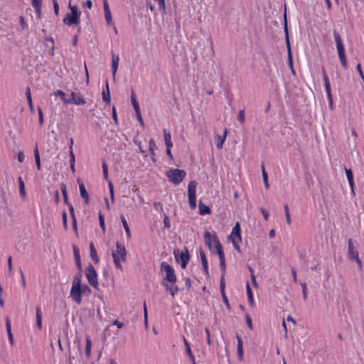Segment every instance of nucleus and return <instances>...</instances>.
<instances>
[{
    "instance_id": "nucleus-1",
    "label": "nucleus",
    "mask_w": 364,
    "mask_h": 364,
    "mask_svg": "<svg viewBox=\"0 0 364 364\" xmlns=\"http://www.w3.org/2000/svg\"><path fill=\"white\" fill-rule=\"evenodd\" d=\"M127 252L125 246L120 242H116V249L112 250V257L115 267L121 271L123 270L122 263L125 262L127 260Z\"/></svg>"
},
{
    "instance_id": "nucleus-2",
    "label": "nucleus",
    "mask_w": 364,
    "mask_h": 364,
    "mask_svg": "<svg viewBox=\"0 0 364 364\" xmlns=\"http://www.w3.org/2000/svg\"><path fill=\"white\" fill-rule=\"evenodd\" d=\"M204 240L210 252H213L215 250V252H218L223 250L215 232H205L204 233Z\"/></svg>"
},
{
    "instance_id": "nucleus-3",
    "label": "nucleus",
    "mask_w": 364,
    "mask_h": 364,
    "mask_svg": "<svg viewBox=\"0 0 364 364\" xmlns=\"http://www.w3.org/2000/svg\"><path fill=\"white\" fill-rule=\"evenodd\" d=\"M333 37L334 40L336 44V48L338 51V55L339 60L341 61V63L342 66L345 68H348V63H347V58L345 54V48L342 42L341 37L340 34L336 31H333Z\"/></svg>"
},
{
    "instance_id": "nucleus-4",
    "label": "nucleus",
    "mask_w": 364,
    "mask_h": 364,
    "mask_svg": "<svg viewBox=\"0 0 364 364\" xmlns=\"http://www.w3.org/2000/svg\"><path fill=\"white\" fill-rule=\"evenodd\" d=\"M161 271L164 274L162 284L164 283L175 284L176 282V275L173 268L166 262L161 264Z\"/></svg>"
},
{
    "instance_id": "nucleus-5",
    "label": "nucleus",
    "mask_w": 364,
    "mask_h": 364,
    "mask_svg": "<svg viewBox=\"0 0 364 364\" xmlns=\"http://www.w3.org/2000/svg\"><path fill=\"white\" fill-rule=\"evenodd\" d=\"M69 9H70L71 14H68L66 15V16L63 19V23L68 26L79 24L81 13L78 11L77 7L76 6H72L70 2Z\"/></svg>"
},
{
    "instance_id": "nucleus-6",
    "label": "nucleus",
    "mask_w": 364,
    "mask_h": 364,
    "mask_svg": "<svg viewBox=\"0 0 364 364\" xmlns=\"http://www.w3.org/2000/svg\"><path fill=\"white\" fill-rule=\"evenodd\" d=\"M168 179L175 185L179 184L185 178L186 173L181 169H170L166 173Z\"/></svg>"
},
{
    "instance_id": "nucleus-7",
    "label": "nucleus",
    "mask_w": 364,
    "mask_h": 364,
    "mask_svg": "<svg viewBox=\"0 0 364 364\" xmlns=\"http://www.w3.org/2000/svg\"><path fill=\"white\" fill-rule=\"evenodd\" d=\"M81 294L82 288L80 285V280L78 278H75L73 280L70 289V296L72 299L78 304H80L82 301Z\"/></svg>"
},
{
    "instance_id": "nucleus-8",
    "label": "nucleus",
    "mask_w": 364,
    "mask_h": 364,
    "mask_svg": "<svg viewBox=\"0 0 364 364\" xmlns=\"http://www.w3.org/2000/svg\"><path fill=\"white\" fill-rule=\"evenodd\" d=\"M197 182L196 181H191L188 185V202L191 209L196 208V186Z\"/></svg>"
},
{
    "instance_id": "nucleus-9",
    "label": "nucleus",
    "mask_w": 364,
    "mask_h": 364,
    "mask_svg": "<svg viewBox=\"0 0 364 364\" xmlns=\"http://www.w3.org/2000/svg\"><path fill=\"white\" fill-rule=\"evenodd\" d=\"M85 276L89 284L95 289H98L97 274L92 264H90L85 269Z\"/></svg>"
},
{
    "instance_id": "nucleus-10",
    "label": "nucleus",
    "mask_w": 364,
    "mask_h": 364,
    "mask_svg": "<svg viewBox=\"0 0 364 364\" xmlns=\"http://www.w3.org/2000/svg\"><path fill=\"white\" fill-rule=\"evenodd\" d=\"M173 255L177 262H181V266L183 269L186 267V265L189 260V254L186 248L184 251H180L179 250H174Z\"/></svg>"
},
{
    "instance_id": "nucleus-11",
    "label": "nucleus",
    "mask_w": 364,
    "mask_h": 364,
    "mask_svg": "<svg viewBox=\"0 0 364 364\" xmlns=\"http://www.w3.org/2000/svg\"><path fill=\"white\" fill-rule=\"evenodd\" d=\"M358 257V252L355 247L354 242L352 239L348 241V257L349 259L353 260Z\"/></svg>"
},
{
    "instance_id": "nucleus-12",
    "label": "nucleus",
    "mask_w": 364,
    "mask_h": 364,
    "mask_svg": "<svg viewBox=\"0 0 364 364\" xmlns=\"http://www.w3.org/2000/svg\"><path fill=\"white\" fill-rule=\"evenodd\" d=\"M284 29H285V33H286V41H287V48H288V63H289V67L294 72L292 54H291V47H290V43H289V34H288L287 25H285Z\"/></svg>"
},
{
    "instance_id": "nucleus-13",
    "label": "nucleus",
    "mask_w": 364,
    "mask_h": 364,
    "mask_svg": "<svg viewBox=\"0 0 364 364\" xmlns=\"http://www.w3.org/2000/svg\"><path fill=\"white\" fill-rule=\"evenodd\" d=\"M71 99H69L71 100V103L75 104L77 105H82L85 103V99L82 95H80V93L73 92L71 93Z\"/></svg>"
},
{
    "instance_id": "nucleus-14",
    "label": "nucleus",
    "mask_w": 364,
    "mask_h": 364,
    "mask_svg": "<svg viewBox=\"0 0 364 364\" xmlns=\"http://www.w3.org/2000/svg\"><path fill=\"white\" fill-rule=\"evenodd\" d=\"M227 134H228V130H227V129H225L223 135L218 134L215 136V144H216V146L218 149H220L223 148V144L226 139Z\"/></svg>"
},
{
    "instance_id": "nucleus-15",
    "label": "nucleus",
    "mask_w": 364,
    "mask_h": 364,
    "mask_svg": "<svg viewBox=\"0 0 364 364\" xmlns=\"http://www.w3.org/2000/svg\"><path fill=\"white\" fill-rule=\"evenodd\" d=\"M163 286L165 287L166 290L172 295V296H174L179 291V288L175 284L164 283Z\"/></svg>"
},
{
    "instance_id": "nucleus-16",
    "label": "nucleus",
    "mask_w": 364,
    "mask_h": 364,
    "mask_svg": "<svg viewBox=\"0 0 364 364\" xmlns=\"http://www.w3.org/2000/svg\"><path fill=\"white\" fill-rule=\"evenodd\" d=\"M119 61V55L112 54V70L113 77L115 78L116 73L117 71L118 64Z\"/></svg>"
},
{
    "instance_id": "nucleus-17",
    "label": "nucleus",
    "mask_w": 364,
    "mask_h": 364,
    "mask_svg": "<svg viewBox=\"0 0 364 364\" xmlns=\"http://www.w3.org/2000/svg\"><path fill=\"white\" fill-rule=\"evenodd\" d=\"M79 189H80V196L84 199L85 203L88 204L89 203V195L86 191L85 186L83 184V183H79Z\"/></svg>"
},
{
    "instance_id": "nucleus-18",
    "label": "nucleus",
    "mask_w": 364,
    "mask_h": 364,
    "mask_svg": "<svg viewBox=\"0 0 364 364\" xmlns=\"http://www.w3.org/2000/svg\"><path fill=\"white\" fill-rule=\"evenodd\" d=\"M31 4L38 18L41 16L42 0H31Z\"/></svg>"
},
{
    "instance_id": "nucleus-19",
    "label": "nucleus",
    "mask_w": 364,
    "mask_h": 364,
    "mask_svg": "<svg viewBox=\"0 0 364 364\" xmlns=\"http://www.w3.org/2000/svg\"><path fill=\"white\" fill-rule=\"evenodd\" d=\"M218 255L219 259H220V267L222 270V275L225 274V254L222 250H220L219 252H216Z\"/></svg>"
},
{
    "instance_id": "nucleus-20",
    "label": "nucleus",
    "mask_w": 364,
    "mask_h": 364,
    "mask_svg": "<svg viewBox=\"0 0 364 364\" xmlns=\"http://www.w3.org/2000/svg\"><path fill=\"white\" fill-rule=\"evenodd\" d=\"M237 350L238 358H239L240 360H243L242 341V338L239 336H237Z\"/></svg>"
},
{
    "instance_id": "nucleus-21",
    "label": "nucleus",
    "mask_w": 364,
    "mask_h": 364,
    "mask_svg": "<svg viewBox=\"0 0 364 364\" xmlns=\"http://www.w3.org/2000/svg\"><path fill=\"white\" fill-rule=\"evenodd\" d=\"M164 137L165 144L166 148H171L173 146V144L171 141V133L167 132L166 129L164 130Z\"/></svg>"
},
{
    "instance_id": "nucleus-22",
    "label": "nucleus",
    "mask_w": 364,
    "mask_h": 364,
    "mask_svg": "<svg viewBox=\"0 0 364 364\" xmlns=\"http://www.w3.org/2000/svg\"><path fill=\"white\" fill-rule=\"evenodd\" d=\"M102 100L107 104L110 103L111 101L109 85L107 81H106V90L102 92Z\"/></svg>"
},
{
    "instance_id": "nucleus-23",
    "label": "nucleus",
    "mask_w": 364,
    "mask_h": 364,
    "mask_svg": "<svg viewBox=\"0 0 364 364\" xmlns=\"http://www.w3.org/2000/svg\"><path fill=\"white\" fill-rule=\"evenodd\" d=\"M120 219H121L122 223L123 225V227L124 228V230L126 232L127 237L129 240L131 238V231H130L129 227L128 225V223L127 222V220L125 219L124 216L122 215L120 216Z\"/></svg>"
},
{
    "instance_id": "nucleus-24",
    "label": "nucleus",
    "mask_w": 364,
    "mask_h": 364,
    "mask_svg": "<svg viewBox=\"0 0 364 364\" xmlns=\"http://www.w3.org/2000/svg\"><path fill=\"white\" fill-rule=\"evenodd\" d=\"M6 331L8 333V338H9V343L11 345H14V340L13 334L11 333V323L8 318L6 319Z\"/></svg>"
},
{
    "instance_id": "nucleus-25",
    "label": "nucleus",
    "mask_w": 364,
    "mask_h": 364,
    "mask_svg": "<svg viewBox=\"0 0 364 364\" xmlns=\"http://www.w3.org/2000/svg\"><path fill=\"white\" fill-rule=\"evenodd\" d=\"M73 252H74V256H75L76 265H77L78 269L81 270L82 265H81V262H80V253H79V250L76 247V246H73Z\"/></svg>"
},
{
    "instance_id": "nucleus-26",
    "label": "nucleus",
    "mask_w": 364,
    "mask_h": 364,
    "mask_svg": "<svg viewBox=\"0 0 364 364\" xmlns=\"http://www.w3.org/2000/svg\"><path fill=\"white\" fill-rule=\"evenodd\" d=\"M90 257L91 259L95 262L97 263L99 262V259L97 255L96 250L95 248L94 244L92 242H90Z\"/></svg>"
},
{
    "instance_id": "nucleus-27",
    "label": "nucleus",
    "mask_w": 364,
    "mask_h": 364,
    "mask_svg": "<svg viewBox=\"0 0 364 364\" xmlns=\"http://www.w3.org/2000/svg\"><path fill=\"white\" fill-rule=\"evenodd\" d=\"M199 213L200 215H205V214H210L211 213V210L210 208L203 203L202 202L199 203Z\"/></svg>"
},
{
    "instance_id": "nucleus-28",
    "label": "nucleus",
    "mask_w": 364,
    "mask_h": 364,
    "mask_svg": "<svg viewBox=\"0 0 364 364\" xmlns=\"http://www.w3.org/2000/svg\"><path fill=\"white\" fill-rule=\"evenodd\" d=\"M36 325L39 330L42 328V314L40 307L36 308Z\"/></svg>"
},
{
    "instance_id": "nucleus-29",
    "label": "nucleus",
    "mask_w": 364,
    "mask_h": 364,
    "mask_svg": "<svg viewBox=\"0 0 364 364\" xmlns=\"http://www.w3.org/2000/svg\"><path fill=\"white\" fill-rule=\"evenodd\" d=\"M232 235H236L237 236V241L242 240L241 235H240V226L239 222H237L235 225L233 227L232 232Z\"/></svg>"
},
{
    "instance_id": "nucleus-30",
    "label": "nucleus",
    "mask_w": 364,
    "mask_h": 364,
    "mask_svg": "<svg viewBox=\"0 0 364 364\" xmlns=\"http://www.w3.org/2000/svg\"><path fill=\"white\" fill-rule=\"evenodd\" d=\"M26 99L28 100V104L29 105V108H30L31 112H33L34 111V107H33V105L31 94V90H30L29 87L26 88Z\"/></svg>"
},
{
    "instance_id": "nucleus-31",
    "label": "nucleus",
    "mask_w": 364,
    "mask_h": 364,
    "mask_svg": "<svg viewBox=\"0 0 364 364\" xmlns=\"http://www.w3.org/2000/svg\"><path fill=\"white\" fill-rule=\"evenodd\" d=\"M246 289H247V297H248L250 304L251 306H253L255 304L254 298H253V293L252 291L250 284L248 282H247V284H246Z\"/></svg>"
},
{
    "instance_id": "nucleus-32",
    "label": "nucleus",
    "mask_w": 364,
    "mask_h": 364,
    "mask_svg": "<svg viewBox=\"0 0 364 364\" xmlns=\"http://www.w3.org/2000/svg\"><path fill=\"white\" fill-rule=\"evenodd\" d=\"M53 95L55 96H57V97H60L62 100L63 101L64 103L65 104H70L71 103V100H68V99H66L65 98V94L61 91V90H57L56 92H54L53 93Z\"/></svg>"
},
{
    "instance_id": "nucleus-33",
    "label": "nucleus",
    "mask_w": 364,
    "mask_h": 364,
    "mask_svg": "<svg viewBox=\"0 0 364 364\" xmlns=\"http://www.w3.org/2000/svg\"><path fill=\"white\" fill-rule=\"evenodd\" d=\"M18 182L19 185V193L22 197L26 196L25 184L21 177H18Z\"/></svg>"
},
{
    "instance_id": "nucleus-34",
    "label": "nucleus",
    "mask_w": 364,
    "mask_h": 364,
    "mask_svg": "<svg viewBox=\"0 0 364 364\" xmlns=\"http://www.w3.org/2000/svg\"><path fill=\"white\" fill-rule=\"evenodd\" d=\"M230 239L231 240L233 245H234V247L237 250H240V243L241 242L242 240H238L237 241V236H236V235H232L230 234V236H229Z\"/></svg>"
},
{
    "instance_id": "nucleus-35",
    "label": "nucleus",
    "mask_w": 364,
    "mask_h": 364,
    "mask_svg": "<svg viewBox=\"0 0 364 364\" xmlns=\"http://www.w3.org/2000/svg\"><path fill=\"white\" fill-rule=\"evenodd\" d=\"M34 158H35L36 167H37L38 170H40L41 169V159H40V154H39V151H38L37 146L36 147V149L34 150Z\"/></svg>"
},
{
    "instance_id": "nucleus-36",
    "label": "nucleus",
    "mask_w": 364,
    "mask_h": 364,
    "mask_svg": "<svg viewBox=\"0 0 364 364\" xmlns=\"http://www.w3.org/2000/svg\"><path fill=\"white\" fill-rule=\"evenodd\" d=\"M92 341L89 337L86 338L85 354L87 358L91 355Z\"/></svg>"
},
{
    "instance_id": "nucleus-37",
    "label": "nucleus",
    "mask_w": 364,
    "mask_h": 364,
    "mask_svg": "<svg viewBox=\"0 0 364 364\" xmlns=\"http://www.w3.org/2000/svg\"><path fill=\"white\" fill-rule=\"evenodd\" d=\"M323 80L326 93L331 92L328 77L326 73H323Z\"/></svg>"
},
{
    "instance_id": "nucleus-38",
    "label": "nucleus",
    "mask_w": 364,
    "mask_h": 364,
    "mask_svg": "<svg viewBox=\"0 0 364 364\" xmlns=\"http://www.w3.org/2000/svg\"><path fill=\"white\" fill-rule=\"evenodd\" d=\"M262 178H263L264 183L265 184L266 188H269L268 175L265 171V168H264V165H262Z\"/></svg>"
},
{
    "instance_id": "nucleus-39",
    "label": "nucleus",
    "mask_w": 364,
    "mask_h": 364,
    "mask_svg": "<svg viewBox=\"0 0 364 364\" xmlns=\"http://www.w3.org/2000/svg\"><path fill=\"white\" fill-rule=\"evenodd\" d=\"M131 101H132V104L134 107V111H138V109H140L139 103L137 102V101L136 100V97H135L134 92H132Z\"/></svg>"
},
{
    "instance_id": "nucleus-40",
    "label": "nucleus",
    "mask_w": 364,
    "mask_h": 364,
    "mask_svg": "<svg viewBox=\"0 0 364 364\" xmlns=\"http://www.w3.org/2000/svg\"><path fill=\"white\" fill-rule=\"evenodd\" d=\"M225 275H222L220 277V289L222 295H224V294H225Z\"/></svg>"
},
{
    "instance_id": "nucleus-41",
    "label": "nucleus",
    "mask_w": 364,
    "mask_h": 364,
    "mask_svg": "<svg viewBox=\"0 0 364 364\" xmlns=\"http://www.w3.org/2000/svg\"><path fill=\"white\" fill-rule=\"evenodd\" d=\"M248 269H249V270H250V273H251V280H252V284H253V286H254V287H258V285H257V283L256 277H255V274H254L253 269H252V267H248Z\"/></svg>"
},
{
    "instance_id": "nucleus-42",
    "label": "nucleus",
    "mask_w": 364,
    "mask_h": 364,
    "mask_svg": "<svg viewBox=\"0 0 364 364\" xmlns=\"http://www.w3.org/2000/svg\"><path fill=\"white\" fill-rule=\"evenodd\" d=\"M183 341L185 345L186 352L188 355L193 353L191 349L190 344L185 337H183Z\"/></svg>"
},
{
    "instance_id": "nucleus-43",
    "label": "nucleus",
    "mask_w": 364,
    "mask_h": 364,
    "mask_svg": "<svg viewBox=\"0 0 364 364\" xmlns=\"http://www.w3.org/2000/svg\"><path fill=\"white\" fill-rule=\"evenodd\" d=\"M105 21H106V22H107V23L108 25L112 24V19L111 11L105 12Z\"/></svg>"
},
{
    "instance_id": "nucleus-44",
    "label": "nucleus",
    "mask_w": 364,
    "mask_h": 364,
    "mask_svg": "<svg viewBox=\"0 0 364 364\" xmlns=\"http://www.w3.org/2000/svg\"><path fill=\"white\" fill-rule=\"evenodd\" d=\"M61 191H62V193H63L64 202L68 205V203H68V196H67V193H66L65 185H62L61 186Z\"/></svg>"
},
{
    "instance_id": "nucleus-45",
    "label": "nucleus",
    "mask_w": 364,
    "mask_h": 364,
    "mask_svg": "<svg viewBox=\"0 0 364 364\" xmlns=\"http://www.w3.org/2000/svg\"><path fill=\"white\" fill-rule=\"evenodd\" d=\"M302 287V294L304 299L307 298V287L305 282H301Z\"/></svg>"
},
{
    "instance_id": "nucleus-46",
    "label": "nucleus",
    "mask_w": 364,
    "mask_h": 364,
    "mask_svg": "<svg viewBox=\"0 0 364 364\" xmlns=\"http://www.w3.org/2000/svg\"><path fill=\"white\" fill-rule=\"evenodd\" d=\"M245 119V110L242 109L239 111L238 114V120L240 122L243 123Z\"/></svg>"
},
{
    "instance_id": "nucleus-47",
    "label": "nucleus",
    "mask_w": 364,
    "mask_h": 364,
    "mask_svg": "<svg viewBox=\"0 0 364 364\" xmlns=\"http://www.w3.org/2000/svg\"><path fill=\"white\" fill-rule=\"evenodd\" d=\"M345 171H346V177L348 178V181L353 180V172H352L351 169L346 168Z\"/></svg>"
},
{
    "instance_id": "nucleus-48",
    "label": "nucleus",
    "mask_w": 364,
    "mask_h": 364,
    "mask_svg": "<svg viewBox=\"0 0 364 364\" xmlns=\"http://www.w3.org/2000/svg\"><path fill=\"white\" fill-rule=\"evenodd\" d=\"M38 122L41 125L43 124V111L41 107L38 108Z\"/></svg>"
},
{
    "instance_id": "nucleus-49",
    "label": "nucleus",
    "mask_w": 364,
    "mask_h": 364,
    "mask_svg": "<svg viewBox=\"0 0 364 364\" xmlns=\"http://www.w3.org/2000/svg\"><path fill=\"white\" fill-rule=\"evenodd\" d=\"M99 220H100V225L101 228L102 229L103 232H105V221H104V218L101 213H100V215H99Z\"/></svg>"
},
{
    "instance_id": "nucleus-50",
    "label": "nucleus",
    "mask_w": 364,
    "mask_h": 364,
    "mask_svg": "<svg viewBox=\"0 0 364 364\" xmlns=\"http://www.w3.org/2000/svg\"><path fill=\"white\" fill-rule=\"evenodd\" d=\"M103 176L105 179L108 177V168L105 163L102 164Z\"/></svg>"
},
{
    "instance_id": "nucleus-51",
    "label": "nucleus",
    "mask_w": 364,
    "mask_h": 364,
    "mask_svg": "<svg viewBox=\"0 0 364 364\" xmlns=\"http://www.w3.org/2000/svg\"><path fill=\"white\" fill-rule=\"evenodd\" d=\"M205 332L206 334V341L208 345H211V340H210V332L208 328H205Z\"/></svg>"
},
{
    "instance_id": "nucleus-52",
    "label": "nucleus",
    "mask_w": 364,
    "mask_h": 364,
    "mask_svg": "<svg viewBox=\"0 0 364 364\" xmlns=\"http://www.w3.org/2000/svg\"><path fill=\"white\" fill-rule=\"evenodd\" d=\"M19 22L22 29L24 30L27 28V23L23 16H20Z\"/></svg>"
},
{
    "instance_id": "nucleus-53",
    "label": "nucleus",
    "mask_w": 364,
    "mask_h": 364,
    "mask_svg": "<svg viewBox=\"0 0 364 364\" xmlns=\"http://www.w3.org/2000/svg\"><path fill=\"white\" fill-rule=\"evenodd\" d=\"M199 255L202 262H204V261H208L206 259L205 254L204 251L202 250V248L199 249Z\"/></svg>"
},
{
    "instance_id": "nucleus-54",
    "label": "nucleus",
    "mask_w": 364,
    "mask_h": 364,
    "mask_svg": "<svg viewBox=\"0 0 364 364\" xmlns=\"http://www.w3.org/2000/svg\"><path fill=\"white\" fill-rule=\"evenodd\" d=\"M53 3L54 13H55V15H58V12H59V5H58V3L57 2L56 0H53Z\"/></svg>"
},
{
    "instance_id": "nucleus-55",
    "label": "nucleus",
    "mask_w": 364,
    "mask_h": 364,
    "mask_svg": "<svg viewBox=\"0 0 364 364\" xmlns=\"http://www.w3.org/2000/svg\"><path fill=\"white\" fill-rule=\"evenodd\" d=\"M356 70L358 72L360 77L362 78V80H363V81L364 82V74H363V70L361 69V66H360V63L357 65Z\"/></svg>"
},
{
    "instance_id": "nucleus-56",
    "label": "nucleus",
    "mask_w": 364,
    "mask_h": 364,
    "mask_svg": "<svg viewBox=\"0 0 364 364\" xmlns=\"http://www.w3.org/2000/svg\"><path fill=\"white\" fill-rule=\"evenodd\" d=\"M149 150H150V151L151 153H154V150L156 148V144H155L154 141L153 139H151L149 141Z\"/></svg>"
},
{
    "instance_id": "nucleus-57",
    "label": "nucleus",
    "mask_w": 364,
    "mask_h": 364,
    "mask_svg": "<svg viewBox=\"0 0 364 364\" xmlns=\"http://www.w3.org/2000/svg\"><path fill=\"white\" fill-rule=\"evenodd\" d=\"M245 318H246V321H247V324L248 327L250 329H252V319H251L250 316L249 315H246Z\"/></svg>"
},
{
    "instance_id": "nucleus-58",
    "label": "nucleus",
    "mask_w": 364,
    "mask_h": 364,
    "mask_svg": "<svg viewBox=\"0 0 364 364\" xmlns=\"http://www.w3.org/2000/svg\"><path fill=\"white\" fill-rule=\"evenodd\" d=\"M69 155H70V164H75V154H74L73 150H70L69 151Z\"/></svg>"
},
{
    "instance_id": "nucleus-59",
    "label": "nucleus",
    "mask_w": 364,
    "mask_h": 364,
    "mask_svg": "<svg viewBox=\"0 0 364 364\" xmlns=\"http://www.w3.org/2000/svg\"><path fill=\"white\" fill-rule=\"evenodd\" d=\"M136 115L137 117L138 121L140 122L141 124H144L143 119L141 115L140 109H138V111H135Z\"/></svg>"
},
{
    "instance_id": "nucleus-60",
    "label": "nucleus",
    "mask_w": 364,
    "mask_h": 364,
    "mask_svg": "<svg viewBox=\"0 0 364 364\" xmlns=\"http://www.w3.org/2000/svg\"><path fill=\"white\" fill-rule=\"evenodd\" d=\"M68 205L69 211L70 213L72 219L75 218V214H74V208H73V205L71 203H68Z\"/></svg>"
},
{
    "instance_id": "nucleus-61",
    "label": "nucleus",
    "mask_w": 364,
    "mask_h": 364,
    "mask_svg": "<svg viewBox=\"0 0 364 364\" xmlns=\"http://www.w3.org/2000/svg\"><path fill=\"white\" fill-rule=\"evenodd\" d=\"M103 7H104V11L105 13V12H109L110 10H109V4L107 3V0H104L103 1Z\"/></svg>"
},
{
    "instance_id": "nucleus-62",
    "label": "nucleus",
    "mask_w": 364,
    "mask_h": 364,
    "mask_svg": "<svg viewBox=\"0 0 364 364\" xmlns=\"http://www.w3.org/2000/svg\"><path fill=\"white\" fill-rule=\"evenodd\" d=\"M327 97H328L329 105L332 108V107H333V96H332L331 92L327 93Z\"/></svg>"
},
{
    "instance_id": "nucleus-63",
    "label": "nucleus",
    "mask_w": 364,
    "mask_h": 364,
    "mask_svg": "<svg viewBox=\"0 0 364 364\" xmlns=\"http://www.w3.org/2000/svg\"><path fill=\"white\" fill-rule=\"evenodd\" d=\"M25 156L23 152H19L18 154V160L19 162L22 163L24 161Z\"/></svg>"
},
{
    "instance_id": "nucleus-64",
    "label": "nucleus",
    "mask_w": 364,
    "mask_h": 364,
    "mask_svg": "<svg viewBox=\"0 0 364 364\" xmlns=\"http://www.w3.org/2000/svg\"><path fill=\"white\" fill-rule=\"evenodd\" d=\"M84 6L85 7H87V9H90L92 6V1L91 0H87L85 3H84Z\"/></svg>"
}]
</instances>
